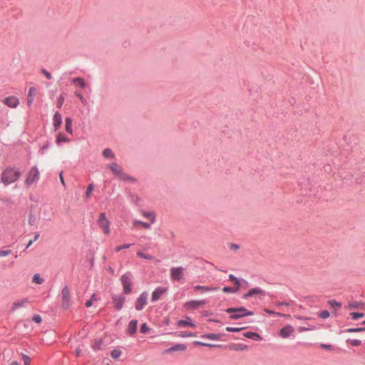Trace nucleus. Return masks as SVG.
Wrapping results in <instances>:
<instances>
[{"mask_svg": "<svg viewBox=\"0 0 365 365\" xmlns=\"http://www.w3.org/2000/svg\"><path fill=\"white\" fill-rule=\"evenodd\" d=\"M21 172L13 168H5L1 175V181L5 185L15 182L21 177Z\"/></svg>", "mask_w": 365, "mask_h": 365, "instance_id": "obj_1", "label": "nucleus"}, {"mask_svg": "<svg viewBox=\"0 0 365 365\" xmlns=\"http://www.w3.org/2000/svg\"><path fill=\"white\" fill-rule=\"evenodd\" d=\"M226 312L232 314L230 316L232 319H238L241 317L253 314L252 312L248 311L242 307L239 308H228L226 309Z\"/></svg>", "mask_w": 365, "mask_h": 365, "instance_id": "obj_2", "label": "nucleus"}, {"mask_svg": "<svg viewBox=\"0 0 365 365\" xmlns=\"http://www.w3.org/2000/svg\"><path fill=\"white\" fill-rule=\"evenodd\" d=\"M109 168L113 172V173L118 177L121 180H131L133 181V178L128 176L127 174L123 172V170L120 166H119L117 163H113L109 165Z\"/></svg>", "mask_w": 365, "mask_h": 365, "instance_id": "obj_3", "label": "nucleus"}, {"mask_svg": "<svg viewBox=\"0 0 365 365\" xmlns=\"http://www.w3.org/2000/svg\"><path fill=\"white\" fill-rule=\"evenodd\" d=\"M99 227L103 230L106 235H109L110 233V222L106 216L105 212H101L99 215L97 220Z\"/></svg>", "mask_w": 365, "mask_h": 365, "instance_id": "obj_4", "label": "nucleus"}, {"mask_svg": "<svg viewBox=\"0 0 365 365\" xmlns=\"http://www.w3.org/2000/svg\"><path fill=\"white\" fill-rule=\"evenodd\" d=\"M40 173L38 169L35 167L32 168L29 172L26 179L25 184L29 186L34 183L37 182L39 179Z\"/></svg>", "mask_w": 365, "mask_h": 365, "instance_id": "obj_5", "label": "nucleus"}, {"mask_svg": "<svg viewBox=\"0 0 365 365\" xmlns=\"http://www.w3.org/2000/svg\"><path fill=\"white\" fill-rule=\"evenodd\" d=\"M121 283L123 287V291L125 294H130L132 291V279L130 273H125L121 277Z\"/></svg>", "mask_w": 365, "mask_h": 365, "instance_id": "obj_6", "label": "nucleus"}, {"mask_svg": "<svg viewBox=\"0 0 365 365\" xmlns=\"http://www.w3.org/2000/svg\"><path fill=\"white\" fill-rule=\"evenodd\" d=\"M148 294L146 292H143L136 299L135 308L136 310H142L148 302Z\"/></svg>", "mask_w": 365, "mask_h": 365, "instance_id": "obj_7", "label": "nucleus"}, {"mask_svg": "<svg viewBox=\"0 0 365 365\" xmlns=\"http://www.w3.org/2000/svg\"><path fill=\"white\" fill-rule=\"evenodd\" d=\"M62 307L63 309H68L70 306L71 295L70 292L67 286H65L62 291Z\"/></svg>", "mask_w": 365, "mask_h": 365, "instance_id": "obj_8", "label": "nucleus"}, {"mask_svg": "<svg viewBox=\"0 0 365 365\" xmlns=\"http://www.w3.org/2000/svg\"><path fill=\"white\" fill-rule=\"evenodd\" d=\"M205 304V300H190L184 304V307L186 309H196L204 306Z\"/></svg>", "mask_w": 365, "mask_h": 365, "instance_id": "obj_9", "label": "nucleus"}, {"mask_svg": "<svg viewBox=\"0 0 365 365\" xmlns=\"http://www.w3.org/2000/svg\"><path fill=\"white\" fill-rule=\"evenodd\" d=\"M184 268L182 267H172L170 269V277L176 281H180L183 277Z\"/></svg>", "mask_w": 365, "mask_h": 365, "instance_id": "obj_10", "label": "nucleus"}, {"mask_svg": "<svg viewBox=\"0 0 365 365\" xmlns=\"http://www.w3.org/2000/svg\"><path fill=\"white\" fill-rule=\"evenodd\" d=\"M294 333V329L291 325H287L279 330V334L283 339H287L288 337L293 335Z\"/></svg>", "mask_w": 365, "mask_h": 365, "instance_id": "obj_11", "label": "nucleus"}, {"mask_svg": "<svg viewBox=\"0 0 365 365\" xmlns=\"http://www.w3.org/2000/svg\"><path fill=\"white\" fill-rule=\"evenodd\" d=\"M112 299L115 309L120 310L123 308L125 298L123 296L114 295L113 296Z\"/></svg>", "mask_w": 365, "mask_h": 365, "instance_id": "obj_12", "label": "nucleus"}, {"mask_svg": "<svg viewBox=\"0 0 365 365\" xmlns=\"http://www.w3.org/2000/svg\"><path fill=\"white\" fill-rule=\"evenodd\" d=\"M140 215L145 217V219L148 220L150 223H155L156 221V215L155 212L153 210L148 211L145 210H141L140 211Z\"/></svg>", "mask_w": 365, "mask_h": 365, "instance_id": "obj_13", "label": "nucleus"}, {"mask_svg": "<svg viewBox=\"0 0 365 365\" xmlns=\"http://www.w3.org/2000/svg\"><path fill=\"white\" fill-rule=\"evenodd\" d=\"M29 303V300L26 298H24L19 300L15 301L11 307L10 312H16L19 308L24 307L25 304Z\"/></svg>", "mask_w": 365, "mask_h": 365, "instance_id": "obj_14", "label": "nucleus"}, {"mask_svg": "<svg viewBox=\"0 0 365 365\" xmlns=\"http://www.w3.org/2000/svg\"><path fill=\"white\" fill-rule=\"evenodd\" d=\"M4 103L10 108H16L19 104V100L15 96H9L4 100Z\"/></svg>", "mask_w": 365, "mask_h": 365, "instance_id": "obj_15", "label": "nucleus"}, {"mask_svg": "<svg viewBox=\"0 0 365 365\" xmlns=\"http://www.w3.org/2000/svg\"><path fill=\"white\" fill-rule=\"evenodd\" d=\"M264 294H265V292L263 289H262L259 287H255V288L251 289L247 293L243 295V299H247L249 297H252L253 295H255V294L264 295Z\"/></svg>", "mask_w": 365, "mask_h": 365, "instance_id": "obj_16", "label": "nucleus"}, {"mask_svg": "<svg viewBox=\"0 0 365 365\" xmlns=\"http://www.w3.org/2000/svg\"><path fill=\"white\" fill-rule=\"evenodd\" d=\"M167 291V289L163 287L156 288L152 293V301L156 302L160 299L161 295Z\"/></svg>", "mask_w": 365, "mask_h": 365, "instance_id": "obj_17", "label": "nucleus"}, {"mask_svg": "<svg viewBox=\"0 0 365 365\" xmlns=\"http://www.w3.org/2000/svg\"><path fill=\"white\" fill-rule=\"evenodd\" d=\"M194 290L196 292H212L217 291L218 289L216 287H207V286H200L197 285L193 287Z\"/></svg>", "mask_w": 365, "mask_h": 365, "instance_id": "obj_18", "label": "nucleus"}, {"mask_svg": "<svg viewBox=\"0 0 365 365\" xmlns=\"http://www.w3.org/2000/svg\"><path fill=\"white\" fill-rule=\"evenodd\" d=\"M187 349V346L182 344H176L165 350V352L170 353L172 351H184Z\"/></svg>", "mask_w": 365, "mask_h": 365, "instance_id": "obj_19", "label": "nucleus"}, {"mask_svg": "<svg viewBox=\"0 0 365 365\" xmlns=\"http://www.w3.org/2000/svg\"><path fill=\"white\" fill-rule=\"evenodd\" d=\"M53 127L55 128V130L58 129V128L61 126L62 123V118L61 115L58 112H56V113L53 115Z\"/></svg>", "mask_w": 365, "mask_h": 365, "instance_id": "obj_20", "label": "nucleus"}, {"mask_svg": "<svg viewBox=\"0 0 365 365\" xmlns=\"http://www.w3.org/2000/svg\"><path fill=\"white\" fill-rule=\"evenodd\" d=\"M37 89L35 86H31L29 88L27 101L28 104L30 106L34 101V97L36 94Z\"/></svg>", "mask_w": 365, "mask_h": 365, "instance_id": "obj_21", "label": "nucleus"}, {"mask_svg": "<svg viewBox=\"0 0 365 365\" xmlns=\"http://www.w3.org/2000/svg\"><path fill=\"white\" fill-rule=\"evenodd\" d=\"M137 326H138L137 320L130 321L128 324V332L130 334H134L136 332Z\"/></svg>", "mask_w": 365, "mask_h": 365, "instance_id": "obj_22", "label": "nucleus"}, {"mask_svg": "<svg viewBox=\"0 0 365 365\" xmlns=\"http://www.w3.org/2000/svg\"><path fill=\"white\" fill-rule=\"evenodd\" d=\"M364 307V304L357 301H351L348 304L347 307L351 309H362Z\"/></svg>", "mask_w": 365, "mask_h": 365, "instance_id": "obj_23", "label": "nucleus"}, {"mask_svg": "<svg viewBox=\"0 0 365 365\" xmlns=\"http://www.w3.org/2000/svg\"><path fill=\"white\" fill-rule=\"evenodd\" d=\"M244 336L247 338L252 339L255 340H260L261 339L260 335L257 333H255V332L247 331L244 334Z\"/></svg>", "mask_w": 365, "mask_h": 365, "instance_id": "obj_24", "label": "nucleus"}, {"mask_svg": "<svg viewBox=\"0 0 365 365\" xmlns=\"http://www.w3.org/2000/svg\"><path fill=\"white\" fill-rule=\"evenodd\" d=\"M66 130L70 134L73 133V128H72V120L70 118H66Z\"/></svg>", "mask_w": 365, "mask_h": 365, "instance_id": "obj_25", "label": "nucleus"}, {"mask_svg": "<svg viewBox=\"0 0 365 365\" xmlns=\"http://www.w3.org/2000/svg\"><path fill=\"white\" fill-rule=\"evenodd\" d=\"M102 154L106 158L113 159L115 157L113 152L110 148L104 149Z\"/></svg>", "mask_w": 365, "mask_h": 365, "instance_id": "obj_26", "label": "nucleus"}, {"mask_svg": "<svg viewBox=\"0 0 365 365\" xmlns=\"http://www.w3.org/2000/svg\"><path fill=\"white\" fill-rule=\"evenodd\" d=\"M72 82L73 83H78V86L82 88H84L86 87V83H85V81L83 78H80V77H77V78H75L72 80Z\"/></svg>", "mask_w": 365, "mask_h": 365, "instance_id": "obj_27", "label": "nucleus"}, {"mask_svg": "<svg viewBox=\"0 0 365 365\" xmlns=\"http://www.w3.org/2000/svg\"><path fill=\"white\" fill-rule=\"evenodd\" d=\"M32 282L38 284H41L43 283L44 280L43 278H41L39 274L36 273L33 276Z\"/></svg>", "mask_w": 365, "mask_h": 365, "instance_id": "obj_28", "label": "nucleus"}, {"mask_svg": "<svg viewBox=\"0 0 365 365\" xmlns=\"http://www.w3.org/2000/svg\"><path fill=\"white\" fill-rule=\"evenodd\" d=\"M231 349L235 351H244L247 349V346L245 344H238L232 345Z\"/></svg>", "mask_w": 365, "mask_h": 365, "instance_id": "obj_29", "label": "nucleus"}, {"mask_svg": "<svg viewBox=\"0 0 365 365\" xmlns=\"http://www.w3.org/2000/svg\"><path fill=\"white\" fill-rule=\"evenodd\" d=\"M178 325L181 327H185L187 326L195 327V324L187 320H180L178 322Z\"/></svg>", "mask_w": 365, "mask_h": 365, "instance_id": "obj_30", "label": "nucleus"}, {"mask_svg": "<svg viewBox=\"0 0 365 365\" xmlns=\"http://www.w3.org/2000/svg\"><path fill=\"white\" fill-rule=\"evenodd\" d=\"M69 140L62 133H59L56 137V143L59 145L62 142H68Z\"/></svg>", "mask_w": 365, "mask_h": 365, "instance_id": "obj_31", "label": "nucleus"}, {"mask_svg": "<svg viewBox=\"0 0 365 365\" xmlns=\"http://www.w3.org/2000/svg\"><path fill=\"white\" fill-rule=\"evenodd\" d=\"M229 279L230 281L233 282V283L236 285L235 287H238L239 290L240 287V280L237 279L236 277H235L233 274H230Z\"/></svg>", "mask_w": 365, "mask_h": 365, "instance_id": "obj_32", "label": "nucleus"}, {"mask_svg": "<svg viewBox=\"0 0 365 365\" xmlns=\"http://www.w3.org/2000/svg\"><path fill=\"white\" fill-rule=\"evenodd\" d=\"M329 304L332 307L334 308V309H338L341 307V303L336 302V300H329L328 302Z\"/></svg>", "mask_w": 365, "mask_h": 365, "instance_id": "obj_33", "label": "nucleus"}, {"mask_svg": "<svg viewBox=\"0 0 365 365\" xmlns=\"http://www.w3.org/2000/svg\"><path fill=\"white\" fill-rule=\"evenodd\" d=\"M137 255L140 257H142V258H144V259H154V257L150 255H148V254H145L140 251H138L137 252Z\"/></svg>", "mask_w": 365, "mask_h": 365, "instance_id": "obj_34", "label": "nucleus"}, {"mask_svg": "<svg viewBox=\"0 0 365 365\" xmlns=\"http://www.w3.org/2000/svg\"><path fill=\"white\" fill-rule=\"evenodd\" d=\"M12 253V250L10 249L0 250V257H5L10 255Z\"/></svg>", "mask_w": 365, "mask_h": 365, "instance_id": "obj_35", "label": "nucleus"}, {"mask_svg": "<svg viewBox=\"0 0 365 365\" xmlns=\"http://www.w3.org/2000/svg\"><path fill=\"white\" fill-rule=\"evenodd\" d=\"M350 315L351 316V318L354 320H357L358 319L362 318L364 317V314L363 313H357V312H351L350 314Z\"/></svg>", "mask_w": 365, "mask_h": 365, "instance_id": "obj_36", "label": "nucleus"}, {"mask_svg": "<svg viewBox=\"0 0 365 365\" xmlns=\"http://www.w3.org/2000/svg\"><path fill=\"white\" fill-rule=\"evenodd\" d=\"M222 291H223L224 292H231V293H235V292H238V287L232 288V287H225L222 289Z\"/></svg>", "mask_w": 365, "mask_h": 365, "instance_id": "obj_37", "label": "nucleus"}, {"mask_svg": "<svg viewBox=\"0 0 365 365\" xmlns=\"http://www.w3.org/2000/svg\"><path fill=\"white\" fill-rule=\"evenodd\" d=\"M64 100H65L64 95L63 94L60 95L58 98V100H57V106H58V108H61V106L63 104Z\"/></svg>", "mask_w": 365, "mask_h": 365, "instance_id": "obj_38", "label": "nucleus"}, {"mask_svg": "<svg viewBox=\"0 0 365 365\" xmlns=\"http://www.w3.org/2000/svg\"><path fill=\"white\" fill-rule=\"evenodd\" d=\"M242 329H244L243 327H227L226 328V330L227 331H230V332H238V331H240Z\"/></svg>", "mask_w": 365, "mask_h": 365, "instance_id": "obj_39", "label": "nucleus"}, {"mask_svg": "<svg viewBox=\"0 0 365 365\" xmlns=\"http://www.w3.org/2000/svg\"><path fill=\"white\" fill-rule=\"evenodd\" d=\"M121 355V351L119 349H114L111 351V356L113 359H117Z\"/></svg>", "mask_w": 365, "mask_h": 365, "instance_id": "obj_40", "label": "nucleus"}, {"mask_svg": "<svg viewBox=\"0 0 365 365\" xmlns=\"http://www.w3.org/2000/svg\"><path fill=\"white\" fill-rule=\"evenodd\" d=\"M330 316V314L328 311L324 310L322 311L321 313L319 314V317H320L322 319H327Z\"/></svg>", "mask_w": 365, "mask_h": 365, "instance_id": "obj_41", "label": "nucleus"}, {"mask_svg": "<svg viewBox=\"0 0 365 365\" xmlns=\"http://www.w3.org/2000/svg\"><path fill=\"white\" fill-rule=\"evenodd\" d=\"M348 341H349V343L351 345H352V346H359V345L361 344V341H360V340H359V339H351V340H349Z\"/></svg>", "mask_w": 365, "mask_h": 365, "instance_id": "obj_42", "label": "nucleus"}, {"mask_svg": "<svg viewBox=\"0 0 365 365\" xmlns=\"http://www.w3.org/2000/svg\"><path fill=\"white\" fill-rule=\"evenodd\" d=\"M93 190V185L91 184L87 187V190H86V196L87 197H90Z\"/></svg>", "mask_w": 365, "mask_h": 365, "instance_id": "obj_43", "label": "nucleus"}, {"mask_svg": "<svg viewBox=\"0 0 365 365\" xmlns=\"http://www.w3.org/2000/svg\"><path fill=\"white\" fill-rule=\"evenodd\" d=\"M130 246H131L130 244H124V245H123L121 246L116 247H115V251L117 252H120L123 249H128V248H129Z\"/></svg>", "mask_w": 365, "mask_h": 365, "instance_id": "obj_44", "label": "nucleus"}, {"mask_svg": "<svg viewBox=\"0 0 365 365\" xmlns=\"http://www.w3.org/2000/svg\"><path fill=\"white\" fill-rule=\"evenodd\" d=\"M22 359L24 360V365H29L30 362H31V359L29 356L26 355V354H22Z\"/></svg>", "mask_w": 365, "mask_h": 365, "instance_id": "obj_45", "label": "nucleus"}, {"mask_svg": "<svg viewBox=\"0 0 365 365\" xmlns=\"http://www.w3.org/2000/svg\"><path fill=\"white\" fill-rule=\"evenodd\" d=\"M220 335L219 334H208L207 336H205V337H207L210 339H212V340H217L220 339Z\"/></svg>", "mask_w": 365, "mask_h": 365, "instance_id": "obj_46", "label": "nucleus"}, {"mask_svg": "<svg viewBox=\"0 0 365 365\" xmlns=\"http://www.w3.org/2000/svg\"><path fill=\"white\" fill-rule=\"evenodd\" d=\"M365 331L364 327H360V328H354V329H348L347 332H359Z\"/></svg>", "mask_w": 365, "mask_h": 365, "instance_id": "obj_47", "label": "nucleus"}, {"mask_svg": "<svg viewBox=\"0 0 365 365\" xmlns=\"http://www.w3.org/2000/svg\"><path fill=\"white\" fill-rule=\"evenodd\" d=\"M39 236H40V235H39L38 233H36V234L35 235V236H34V239H33V240H31L29 242V243H28V245H27V246H26V248H29V247L33 244V242H34L36 241V240L38 239Z\"/></svg>", "mask_w": 365, "mask_h": 365, "instance_id": "obj_48", "label": "nucleus"}, {"mask_svg": "<svg viewBox=\"0 0 365 365\" xmlns=\"http://www.w3.org/2000/svg\"><path fill=\"white\" fill-rule=\"evenodd\" d=\"M148 330H149V328H148V327L147 326V324L145 323H143L140 326V332L146 333V332H148Z\"/></svg>", "mask_w": 365, "mask_h": 365, "instance_id": "obj_49", "label": "nucleus"}, {"mask_svg": "<svg viewBox=\"0 0 365 365\" xmlns=\"http://www.w3.org/2000/svg\"><path fill=\"white\" fill-rule=\"evenodd\" d=\"M41 72L47 79H48V80L51 79V78H52L51 74L48 71H47L46 69H42Z\"/></svg>", "mask_w": 365, "mask_h": 365, "instance_id": "obj_50", "label": "nucleus"}, {"mask_svg": "<svg viewBox=\"0 0 365 365\" xmlns=\"http://www.w3.org/2000/svg\"><path fill=\"white\" fill-rule=\"evenodd\" d=\"M32 320L36 323H41L42 321L41 317L38 314L34 316Z\"/></svg>", "mask_w": 365, "mask_h": 365, "instance_id": "obj_51", "label": "nucleus"}, {"mask_svg": "<svg viewBox=\"0 0 365 365\" xmlns=\"http://www.w3.org/2000/svg\"><path fill=\"white\" fill-rule=\"evenodd\" d=\"M152 224L153 223H150V222H145L143 221V222L141 223V226L143 228L148 230V229H150V227H151Z\"/></svg>", "mask_w": 365, "mask_h": 365, "instance_id": "obj_52", "label": "nucleus"}, {"mask_svg": "<svg viewBox=\"0 0 365 365\" xmlns=\"http://www.w3.org/2000/svg\"><path fill=\"white\" fill-rule=\"evenodd\" d=\"M76 95L81 100V101L83 104L86 103V99L83 98V96L81 93L76 92Z\"/></svg>", "mask_w": 365, "mask_h": 365, "instance_id": "obj_53", "label": "nucleus"}, {"mask_svg": "<svg viewBox=\"0 0 365 365\" xmlns=\"http://www.w3.org/2000/svg\"><path fill=\"white\" fill-rule=\"evenodd\" d=\"M289 305V304L288 302H277L276 303V306H277V307H281V306L288 307Z\"/></svg>", "mask_w": 365, "mask_h": 365, "instance_id": "obj_54", "label": "nucleus"}, {"mask_svg": "<svg viewBox=\"0 0 365 365\" xmlns=\"http://www.w3.org/2000/svg\"><path fill=\"white\" fill-rule=\"evenodd\" d=\"M143 222V221H140V220H133V225L135 227H137L138 226H141V223Z\"/></svg>", "mask_w": 365, "mask_h": 365, "instance_id": "obj_55", "label": "nucleus"}, {"mask_svg": "<svg viewBox=\"0 0 365 365\" xmlns=\"http://www.w3.org/2000/svg\"><path fill=\"white\" fill-rule=\"evenodd\" d=\"M321 346L324 349L331 350L332 348V346L330 344H322Z\"/></svg>", "mask_w": 365, "mask_h": 365, "instance_id": "obj_56", "label": "nucleus"}, {"mask_svg": "<svg viewBox=\"0 0 365 365\" xmlns=\"http://www.w3.org/2000/svg\"><path fill=\"white\" fill-rule=\"evenodd\" d=\"M264 312H265L266 313H267V314H273V315H274L275 312H274V311H272V310H269V309H264Z\"/></svg>", "mask_w": 365, "mask_h": 365, "instance_id": "obj_57", "label": "nucleus"}, {"mask_svg": "<svg viewBox=\"0 0 365 365\" xmlns=\"http://www.w3.org/2000/svg\"><path fill=\"white\" fill-rule=\"evenodd\" d=\"M59 177H60V180H61V182L62 185H65V182H64V180H63V178L62 172L60 173Z\"/></svg>", "mask_w": 365, "mask_h": 365, "instance_id": "obj_58", "label": "nucleus"}, {"mask_svg": "<svg viewBox=\"0 0 365 365\" xmlns=\"http://www.w3.org/2000/svg\"><path fill=\"white\" fill-rule=\"evenodd\" d=\"M92 304H93V302H92V300L90 299L86 302V306L87 307H90L91 306H92Z\"/></svg>", "mask_w": 365, "mask_h": 365, "instance_id": "obj_59", "label": "nucleus"}, {"mask_svg": "<svg viewBox=\"0 0 365 365\" xmlns=\"http://www.w3.org/2000/svg\"><path fill=\"white\" fill-rule=\"evenodd\" d=\"M195 344H200V345H202V346H212L211 344H205V343H202V342H200V341H195Z\"/></svg>", "mask_w": 365, "mask_h": 365, "instance_id": "obj_60", "label": "nucleus"}, {"mask_svg": "<svg viewBox=\"0 0 365 365\" xmlns=\"http://www.w3.org/2000/svg\"><path fill=\"white\" fill-rule=\"evenodd\" d=\"M91 300H92V302H93V301H98V298L96 297V295L95 294H93L92 295V297H91Z\"/></svg>", "mask_w": 365, "mask_h": 365, "instance_id": "obj_61", "label": "nucleus"}, {"mask_svg": "<svg viewBox=\"0 0 365 365\" xmlns=\"http://www.w3.org/2000/svg\"><path fill=\"white\" fill-rule=\"evenodd\" d=\"M274 315H275V316H281V317L287 316V314H282V313H280V312H275V313H274Z\"/></svg>", "mask_w": 365, "mask_h": 365, "instance_id": "obj_62", "label": "nucleus"}, {"mask_svg": "<svg viewBox=\"0 0 365 365\" xmlns=\"http://www.w3.org/2000/svg\"><path fill=\"white\" fill-rule=\"evenodd\" d=\"M238 248H239V247L237 245H231V249L237 250Z\"/></svg>", "mask_w": 365, "mask_h": 365, "instance_id": "obj_63", "label": "nucleus"}, {"mask_svg": "<svg viewBox=\"0 0 365 365\" xmlns=\"http://www.w3.org/2000/svg\"><path fill=\"white\" fill-rule=\"evenodd\" d=\"M10 365H19V364L16 361H13L11 362Z\"/></svg>", "mask_w": 365, "mask_h": 365, "instance_id": "obj_64", "label": "nucleus"}]
</instances>
